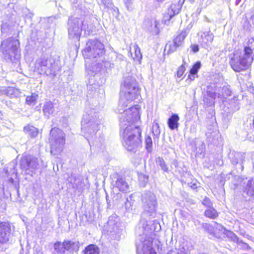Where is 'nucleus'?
Here are the masks:
<instances>
[{"instance_id": "nucleus-2", "label": "nucleus", "mask_w": 254, "mask_h": 254, "mask_svg": "<svg viewBox=\"0 0 254 254\" xmlns=\"http://www.w3.org/2000/svg\"><path fill=\"white\" fill-rule=\"evenodd\" d=\"M142 230V246H137V252L139 254H156L159 251L160 242L155 239L154 224L141 220L140 222Z\"/></svg>"}, {"instance_id": "nucleus-25", "label": "nucleus", "mask_w": 254, "mask_h": 254, "mask_svg": "<svg viewBox=\"0 0 254 254\" xmlns=\"http://www.w3.org/2000/svg\"><path fill=\"white\" fill-rule=\"evenodd\" d=\"M179 119L180 118L177 114H173L169 118L168 125L171 129L174 130L178 128Z\"/></svg>"}, {"instance_id": "nucleus-5", "label": "nucleus", "mask_w": 254, "mask_h": 254, "mask_svg": "<svg viewBox=\"0 0 254 254\" xmlns=\"http://www.w3.org/2000/svg\"><path fill=\"white\" fill-rule=\"evenodd\" d=\"M254 60L253 50L250 47H245L243 52L240 54L234 53L230 60V64L232 68L236 72L247 70Z\"/></svg>"}, {"instance_id": "nucleus-59", "label": "nucleus", "mask_w": 254, "mask_h": 254, "mask_svg": "<svg viewBox=\"0 0 254 254\" xmlns=\"http://www.w3.org/2000/svg\"><path fill=\"white\" fill-rule=\"evenodd\" d=\"M169 17H170V18H169V19L167 20V21H168V23L169 22L170 20V18H171L172 17H171V16H170ZM164 23H165V24H168V23L167 22V20H165Z\"/></svg>"}, {"instance_id": "nucleus-16", "label": "nucleus", "mask_w": 254, "mask_h": 254, "mask_svg": "<svg viewBox=\"0 0 254 254\" xmlns=\"http://www.w3.org/2000/svg\"><path fill=\"white\" fill-rule=\"evenodd\" d=\"M66 180L72 185L74 189L81 191L84 187V184L83 182V178L81 176L75 175L72 174H67Z\"/></svg>"}, {"instance_id": "nucleus-58", "label": "nucleus", "mask_w": 254, "mask_h": 254, "mask_svg": "<svg viewBox=\"0 0 254 254\" xmlns=\"http://www.w3.org/2000/svg\"><path fill=\"white\" fill-rule=\"evenodd\" d=\"M154 23H155V27L156 28H158V25H159V23H158L157 21H154Z\"/></svg>"}, {"instance_id": "nucleus-9", "label": "nucleus", "mask_w": 254, "mask_h": 254, "mask_svg": "<svg viewBox=\"0 0 254 254\" xmlns=\"http://www.w3.org/2000/svg\"><path fill=\"white\" fill-rule=\"evenodd\" d=\"M0 49L5 57L12 62L17 61L20 58L19 42L13 37L3 40Z\"/></svg>"}, {"instance_id": "nucleus-15", "label": "nucleus", "mask_w": 254, "mask_h": 254, "mask_svg": "<svg viewBox=\"0 0 254 254\" xmlns=\"http://www.w3.org/2000/svg\"><path fill=\"white\" fill-rule=\"evenodd\" d=\"M229 158L234 166H238L236 168L237 172H240L243 171L244 169L243 163L244 161H245V153L232 151L230 152Z\"/></svg>"}, {"instance_id": "nucleus-29", "label": "nucleus", "mask_w": 254, "mask_h": 254, "mask_svg": "<svg viewBox=\"0 0 254 254\" xmlns=\"http://www.w3.org/2000/svg\"><path fill=\"white\" fill-rule=\"evenodd\" d=\"M204 215L206 217L210 219H214L218 217L219 213L213 207L207 208L205 212Z\"/></svg>"}, {"instance_id": "nucleus-44", "label": "nucleus", "mask_w": 254, "mask_h": 254, "mask_svg": "<svg viewBox=\"0 0 254 254\" xmlns=\"http://www.w3.org/2000/svg\"><path fill=\"white\" fill-rule=\"evenodd\" d=\"M202 203L203 205L207 207V208L212 207V202L208 197H205L203 200Z\"/></svg>"}, {"instance_id": "nucleus-57", "label": "nucleus", "mask_w": 254, "mask_h": 254, "mask_svg": "<svg viewBox=\"0 0 254 254\" xmlns=\"http://www.w3.org/2000/svg\"><path fill=\"white\" fill-rule=\"evenodd\" d=\"M241 1H242V0H236L235 5H239L241 3Z\"/></svg>"}, {"instance_id": "nucleus-4", "label": "nucleus", "mask_w": 254, "mask_h": 254, "mask_svg": "<svg viewBox=\"0 0 254 254\" xmlns=\"http://www.w3.org/2000/svg\"><path fill=\"white\" fill-rule=\"evenodd\" d=\"M101 120L99 119L98 114L91 110L84 115L82 121V131L85 133V138L90 143L89 139L95 135L96 132L101 126Z\"/></svg>"}, {"instance_id": "nucleus-55", "label": "nucleus", "mask_w": 254, "mask_h": 254, "mask_svg": "<svg viewBox=\"0 0 254 254\" xmlns=\"http://www.w3.org/2000/svg\"><path fill=\"white\" fill-rule=\"evenodd\" d=\"M244 247L247 249H250V247L246 243H243Z\"/></svg>"}, {"instance_id": "nucleus-46", "label": "nucleus", "mask_w": 254, "mask_h": 254, "mask_svg": "<svg viewBox=\"0 0 254 254\" xmlns=\"http://www.w3.org/2000/svg\"><path fill=\"white\" fill-rule=\"evenodd\" d=\"M190 48L191 49L192 51L194 53H196L199 51L198 46L196 44L191 45L190 46Z\"/></svg>"}, {"instance_id": "nucleus-36", "label": "nucleus", "mask_w": 254, "mask_h": 254, "mask_svg": "<svg viewBox=\"0 0 254 254\" xmlns=\"http://www.w3.org/2000/svg\"><path fill=\"white\" fill-rule=\"evenodd\" d=\"M125 208L127 212H130L132 210V205L133 203V201L131 199V196L130 195L129 197L126 198V200L125 202Z\"/></svg>"}, {"instance_id": "nucleus-13", "label": "nucleus", "mask_w": 254, "mask_h": 254, "mask_svg": "<svg viewBox=\"0 0 254 254\" xmlns=\"http://www.w3.org/2000/svg\"><path fill=\"white\" fill-rule=\"evenodd\" d=\"M231 91L227 86H224L222 87H220L218 91L212 92L210 90L207 92V95L210 98V100L208 103V106H211L214 104V100L217 97L220 98L221 101H223L224 99L227 97L230 96Z\"/></svg>"}, {"instance_id": "nucleus-47", "label": "nucleus", "mask_w": 254, "mask_h": 254, "mask_svg": "<svg viewBox=\"0 0 254 254\" xmlns=\"http://www.w3.org/2000/svg\"><path fill=\"white\" fill-rule=\"evenodd\" d=\"M196 77H197L196 74H192V73H190V74L188 75L187 80L189 79L190 80V81H193Z\"/></svg>"}, {"instance_id": "nucleus-51", "label": "nucleus", "mask_w": 254, "mask_h": 254, "mask_svg": "<svg viewBox=\"0 0 254 254\" xmlns=\"http://www.w3.org/2000/svg\"><path fill=\"white\" fill-rule=\"evenodd\" d=\"M125 4L126 5L127 7L128 8V6L131 3V1L132 0H124Z\"/></svg>"}, {"instance_id": "nucleus-60", "label": "nucleus", "mask_w": 254, "mask_h": 254, "mask_svg": "<svg viewBox=\"0 0 254 254\" xmlns=\"http://www.w3.org/2000/svg\"><path fill=\"white\" fill-rule=\"evenodd\" d=\"M92 79H90V80H89V83H90V85H93L94 84L92 82Z\"/></svg>"}, {"instance_id": "nucleus-48", "label": "nucleus", "mask_w": 254, "mask_h": 254, "mask_svg": "<svg viewBox=\"0 0 254 254\" xmlns=\"http://www.w3.org/2000/svg\"><path fill=\"white\" fill-rule=\"evenodd\" d=\"M7 27L6 23H3L1 25V30L2 33H6V29Z\"/></svg>"}, {"instance_id": "nucleus-42", "label": "nucleus", "mask_w": 254, "mask_h": 254, "mask_svg": "<svg viewBox=\"0 0 254 254\" xmlns=\"http://www.w3.org/2000/svg\"><path fill=\"white\" fill-rule=\"evenodd\" d=\"M183 64L179 67L178 70L177 71V76L179 78L182 76L185 71V67L184 65V64H186V62L184 58L183 60Z\"/></svg>"}, {"instance_id": "nucleus-64", "label": "nucleus", "mask_w": 254, "mask_h": 254, "mask_svg": "<svg viewBox=\"0 0 254 254\" xmlns=\"http://www.w3.org/2000/svg\"><path fill=\"white\" fill-rule=\"evenodd\" d=\"M238 108H236L234 110H237Z\"/></svg>"}, {"instance_id": "nucleus-1", "label": "nucleus", "mask_w": 254, "mask_h": 254, "mask_svg": "<svg viewBox=\"0 0 254 254\" xmlns=\"http://www.w3.org/2000/svg\"><path fill=\"white\" fill-rule=\"evenodd\" d=\"M139 106L129 107L120 114V134L123 145L128 151H135L141 142V130L133 125L139 120Z\"/></svg>"}, {"instance_id": "nucleus-12", "label": "nucleus", "mask_w": 254, "mask_h": 254, "mask_svg": "<svg viewBox=\"0 0 254 254\" xmlns=\"http://www.w3.org/2000/svg\"><path fill=\"white\" fill-rule=\"evenodd\" d=\"M39 165L38 159L31 155L23 156L20 161V168L24 171L26 174L31 176L32 173L38 168Z\"/></svg>"}, {"instance_id": "nucleus-22", "label": "nucleus", "mask_w": 254, "mask_h": 254, "mask_svg": "<svg viewBox=\"0 0 254 254\" xmlns=\"http://www.w3.org/2000/svg\"><path fill=\"white\" fill-rule=\"evenodd\" d=\"M214 36L210 31L204 32L201 35V44L203 47L207 48L212 43Z\"/></svg>"}, {"instance_id": "nucleus-37", "label": "nucleus", "mask_w": 254, "mask_h": 254, "mask_svg": "<svg viewBox=\"0 0 254 254\" xmlns=\"http://www.w3.org/2000/svg\"><path fill=\"white\" fill-rule=\"evenodd\" d=\"M38 95L32 93L31 95L28 96L26 98V103L29 105H34L36 103Z\"/></svg>"}, {"instance_id": "nucleus-62", "label": "nucleus", "mask_w": 254, "mask_h": 254, "mask_svg": "<svg viewBox=\"0 0 254 254\" xmlns=\"http://www.w3.org/2000/svg\"><path fill=\"white\" fill-rule=\"evenodd\" d=\"M93 78H97V76H96V75L94 76H93Z\"/></svg>"}, {"instance_id": "nucleus-26", "label": "nucleus", "mask_w": 254, "mask_h": 254, "mask_svg": "<svg viewBox=\"0 0 254 254\" xmlns=\"http://www.w3.org/2000/svg\"><path fill=\"white\" fill-rule=\"evenodd\" d=\"M2 92L4 94H5L9 98L17 97L20 94L19 89L12 87H7L3 89Z\"/></svg>"}, {"instance_id": "nucleus-18", "label": "nucleus", "mask_w": 254, "mask_h": 254, "mask_svg": "<svg viewBox=\"0 0 254 254\" xmlns=\"http://www.w3.org/2000/svg\"><path fill=\"white\" fill-rule=\"evenodd\" d=\"M103 67L105 69L111 68L114 67V64L109 61H105L104 58L102 57V58L99 59L97 62L91 65V70L94 72H97L103 68Z\"/></svg>"}, {"instance_id": "nucleus-27", "label": "nucleus", "mask_w": 254, "mask_h": 254, "mask_svg": "<svg viewBox=\"0 0 254 254\" xmlns=\"http://www.w3.org/2000/svg\"><path fill=\"white\" fill-rule=\"evenodd\" d=\"M238 178H239L238 176L234 175L232 172H231L229 174H226V175H225L224 174H221L220 176V178H219L220 185H221V186H224V185L225 184V182L227 180H229L231 179H232L233 180H236Z\"/></svg>"}, {"instance_id": "nucleus-20", "label": "nucleus", "mask_w": 254, "mask_h": 254, "mask_svg": "<svg viewBox=\"0 0 254 254\" xmlns=\"http://www.w3.org/2000/svg\"><path fill=\"white\" fill-rule=\"evenodd\" d=\"M107 226L108 231L111 233L119 234L120 233L118 219L115 216H111L109 218L107 222Z\"/></svg>"}, {"instance_id": "nucleus-32", "label": "nucleus", "mask_w": 254, "mask_h": 254, "mask_svg": "<svg viewBox=\"0 0 254 254\" xmlns=\"http://www.w3.org/2000/svg\"><path fill=\"white\" fill-rule=\"evenodd\" d=\"M64 246V242L63 243L57 241L54 244V249L55 251L59 254H64L65 250Z\"/></svg>"}, {"instance_id": "nucleus-38", "label": "nucleus", "mask_w": 254, "mask_h": 254, "mask_svg": "<svg viewBox=\"0 0 254 254\" xmlns=\"http://www.w3.org/2000/svg\"><path fill=\"white\" fill-rule=\"evenodd\" d=\"M156 163L163 171L164 172H168V168L163 158L160 157L157 158L156 159Z\"/></svg>"}, {"instance_id": "nucleus-41", "label": "nucleus", "mask_w": 254, "mask_h": 254, "mask_svg": "<svg viewBox=\"0 0 254 254\" xmlns=\"http://www.w3.org/2000/svg\"><path fill=\"white\" fill-rule=\"evenodd\" d=\"M133 48L134 50V54H135V58L139 60L142 58V55L140 52V50L139 48L138 47L137 45H134L133 46Z\"/></svg>"}, {"instance_id": "nucleus-8", "label": "nucleus", "mask_w": 254, "mask_h": 254, "mask_svg": "<svg viewBox=\"0 0 254 254\" xmlns=\"http://www.w3.org/2000/svg\"><path fill=\"white\" fill-rule=\"evenodd\" d=\"M56 69L55 60L49 55H42L34 64V71L41 75L54 76Z\"/></svg>"}, {"instance_id": "nucleus-56", "label": "nucleus", "mask_w": 254, "mask_h": 254, "mask_svg": "<svg viewBox=\"0 0 254 254\" xmlns=\"http://www.w3.org/2000/svg\"><path fill=\"white\" fill-rule=\"evenodd\" d=\"M252 158L253 160V170L254 171V152L252 154Z\"/></svg>"}, {"instance_id": "nucleus-7", "label": "nucleus", "mask_w": 254, "mask_h": 254, "mask_svg": "<svg viewBox=\"0 0 254 254\" xmlns=\"http://www.w3.org/2000/svg\"><path fill=\"white\" fill-rule=\"evenodd\" d=\"M104 45L97 40H90L82 50L84 58L87 60H91V65L97 62L99 59L102 58L105 55Z\"/></svg>"}, {"instance_id": "nucleus-34", "label": "nucleus", "mask_w": 254, "mask_h": 254, "mask_svg": "<svg viewBox=\"0 0 254 254\" xmlns=\"http://www.w3.org/2000/svg\"><path fill=\"white\" fill-rule=\"evenodd\" d=\"M182 8L176 4H172L169 9V16H175L178 14Z\"/></svg>"}, {"instance_id": "nucleus-30", "label": "nucleus", "mask_w": 254, "mask_h": 254, "mask_svg": "<svg viewBox=\"0 0 254 254\" xmlns=\"http://www.w3.org/2000/svg\"><path fill=\"white\" fill-rule=\"evenodd\" d=\"M24 130L32 137H36L38 134V129L31 126H27L24 127Z\"/></svg>"}, {"instance_id": "nucleus-21", "label": "nucleus", "mask_w": 254, "mask_h": 254, "mask_svg": "<svg viewBox=\"0 0 254 254\" xmlns=\"http://www.w3.org/2000/svg\"><path fill=\"white\" fill-rule=\"evenodd\" d=\"M192 27V22L187 26V28L182 31L181 33L178 35L174 39L173 41L176 43L178 46L182 47L184 44V41L188 34L189 30Z\"/></svg>"}, {"instance_id": "nucleus-54", "label": "nucleus", "mask_w": 254, "mask_h": 254, "mask_svg": "<svg viewBox=\"0 0 254 254\" xmlns=\"http://www.w3.org/2000/svg\"><path fill=\"white\" fill-rule=\"evenodd\" d=\"M190 187L193 189H195L197 188V184L195 183H193L192 185L190 186Z\"/></svg>"}, {"instance_id": "nucleus-63", "label": "nucleus", "mask_w": 254, "mask_h": 254, "mask_svg": "<svg viewBox=\"0 0 254 254\" xmlns=\"http://www.w3.org/2000/svg\"><path fill=\"white\" fill-rule=\"evenodd\" d=\"M106 200H107V201L108 202V198H107V196H106Z\"/></svg>"}, {"instance_id": "nucleus-49", "label": "nucleus", "mask_w": 254, "mask_h": 254, "mask_svg": "<svg viewBox=\"0 0 254 254\" xmlns=\"http://www.w3.org/2000/svg\"><path fill=\"white\" fill-rule=\"evenodd\" d=\"M185 1V0H179L178 4H177L179 6L182 7L183 5L184 4V2Z\"/></svg>"}, {"instance_id": "nucleus-50", "label": "nucleus", "mask_w": 254, "mask_h": 254, "mask_svg": "<svg viewBox=\"0 0 254 254\" xmlns=\"http://www.w3.org/2000/svg\"><path fill=\"white\" fill-rule=\"evenodd\" d=\"M200 151L201 153L203 152L205 150V144L203 142H201V145H200Z\"/></svg>"}, {"instance_id": "nucleus-23", "label": "nucleus", "mask_w": 254, "mask_h": 254, "mask_svg": "<svg viewBox=\"0 0 254 254\" xmlns=\"http://www.w3.org/2000/svg\"><path fill=\"white\" fill-rule=\"evenodd\" d=\"M42 110L44 116L49 118L56 112V107L52 101H48L44 103Z\"/></svg>"}, {"instance_id": "nucleus-61", "label": "nucleus", "mask_w": 254, "mask_h": 254, "mask_svg": "<svg viewBox=\"0 0 254 254\" xmlns=\"http://www.w3.org/2000/svg\"><path fill=\"white\" fill-rule=\"evenodd\" d=\"M157 1L159 2H163L164 0H157Z\"/></svg>"}, {"instance_id": "nucleus-11", "label": "nucleus", "mask_w": 254, "mask_h": 254, "mask_svg": "<svg viewBox=\"0 0 254 254\" xmlns=\"http://www.w3.org/2000/svg\"><path fill=\"white\" fill-rule=\"evenodd\" d=\"M142 207L145 212L153 216L156 213L157 201L155 194L151 192H147L142 195Z\"/></svg>"}, {"instance_id": "nucleus-39", "label": "nucleus", "mask_w": 254, "mask_h": 254, "mask_svg": "<svg viewBox=\"0 0 254 254\" xmlns=\"http://www.w3.org/2000/svg\"><path fill=\"white\" fill-rule=\"evenodd\" d=\"M152 133L153 134L158 136L160 133V130L159 129V126L157 123L154 122L152 126Z\"/></svg>"}, {"instance_id": "nucleus-28", "label": "nucleus", "mask_w": 254, "mask_h": 254, "mask_svg": "<svg viewBox=\"0 0 254 254\" xmlns=\"http://www.w3.org/2000/svg\"><path fill=\"white\" fill-rule=\"evenodd\" d=\"M188 247L187 246L182 245L179 248H175L170 250L167 254H188Z\"/></svg>"}, {"instance_id": "nucleus-33", "label": "nucleus", "mask_w": 254, "mask_h": 254, "mask_svg": "<svg viewBox=\"0 0 254 254\" xmlns=\"http://www.w3.org/2000/svg\"><path fill=\"white\" fill-rule=\"evenodd\" d=\"M179 47H180L178 46L176 43L173 41L172 42H169L166 45V48L168 50V54L174 53Z\"/></svg>"}, {"instance_id": "nucleus-52", "label": "nucleus", "mask_w": 254, "mask_h": 254, "mask_svg": "<svg viewBox=\"0 0 254 254\" xmlns=\"http://www.w3.org/2000/svg\"><path fill=\"white\" fill-rule=\"evenodd\" d=\"M142 178H143L144 179V182H146L148 180V177L145 175H141L140 176H139V179H141Z\"/></svg>"}, {"instance_id": "nucleus-45", "label": "nucleus", "mask_w": 254, "mask_h": 254, "mask_svg": "<svg viewBox=\"0 0 254 254\" xmlns=\"http://www.w3.org/2000/svg\"><path fill=\"white\" fill-rule=\"evenodd\" d=\"M101 3L104 6V10L113 5L112 0H101Z\"/></svg>"}, {"instance_id": "nucleus-53", "label": "nucleus", "mask_w": 254, "mask_h": 254, "mask_svg": "<svg viewBox=\"0 0 254 254\" xmlns=\"http://www.w3.org/2000/svg\"><path fill=\"white\" fill-rule=\"evenodd\" d=\"M124 57L122 55H118L117 57V60H123Z\"/></svg>"}, {"instance_id": "nucleus-19", "label": "nucleus", "mask_w": 254, "mask_h": 254, "mask_svg": "<svg viewBox=\"0 0 254 254\" xmlns=\"http://www.w3.org/2000/svg\"><path fill=\"white\" fill-rule=\"evenodd\" d=\"M243 192L248 196H254V180L253 179H244L241 182Z\"/></svg>"}, {"instance_id": "nucleus-31", "label": "nucleus", "mask_w": 254, "mask_h": 254, "mask_svg": "<svg viewBox=\"0 0 254 254\" xmlns=\"http://www.w3.org/2000/svg\"><path fill=\"white\" fill-rule=\"evenodd\" d=\"M84 254H99V250L95 245H89L85 249Z\"/></svg>"}, {"instance_id": "nucleus-35", "label": "nucleus", "mask_w": 254, "mask_h": 254, "mask_svg": "<svg viewBox=\"0 0 254 254\" xmlns=\"http://www.w3.org/2000/svg\"><path fill=\"white\" fill-rule=\"evenodd\" d=\"M103 14L117 16L119 14V10L117 7H115L112 5L111 6L108 7L106 11L105 10Z\"/></svg>"}, {"instance_id": "nucleus-14", "label": "nucleus", "mask_w": 254, "mask_h": 254, "mask_svg": "<svg viewBox=\"0 0 254 254\" xmlns=\"http://www.w3.org/2000/svg\"><path fill=\"white\" fill-rule=\"evenodd\" d=\"M111 184L114 190H118L125 192L129 191V186L125 179L117 175L113 176Z\"/></svg>"}, {"instance_id": "nucleus-40", "label": "nucleus", "mask_w": 254, "mask_h": 254, "mask_svg": "<svg viewBox=\"0 0 254 254\" xmlns=\"http://www.w3.org/2000/svg\"><path fill=\"white\" fill-rule=\"evenodd\" d=\"M200 67L201 64L199 62L195 63L192 66V68L190 69V72L192 73V74H197L198 69L200 68Z\"/></svg>"}, {"instance_id": "nucleus-10", "label": "nucleus", "mask_w": 254, "mask_h": 254, "mask_svg": "<svg viewBox=\"0 0 254 254\" xmlns=\"http://www.w3.org/2000/svg\"><path fill=\"white\" fill-rule=\"evenodd\" d=\"M49 141L51 154L55 156L60 155L65 144L64 133L59 128H52L50 131Z\"/></svg>"}, {"instance_id": "nucleus-43", "label": "nucleus", "mask_w": 254, "mask_h": 254, "mask_svg": "<svg viewBox=\"0 0 254 254\" xmlns=\"http://www.w3.org/2000/svg\"><path fill=\"white\" fill-rule=\"evenodd\" d=\"M146 148L149 151H150L152 145V140L150 136H147L145 139Z\"/></svg>"}, {"instance_id": "nucleus-6", "label": "nucleus", "mask_w": 254, "mask_h": 254, "mask_svg": "<svg viewBox=\"0 0 254 254\" xmlns=\"http://www.w3.org/2000/svg\"><path fill=\"white\" fill-rule=\"evenodd\" d=\"M82 18L70 17L68 21V32L69 38L75 41H79L81 32L84 30L89 34L94 28L92 24H87Z\"/></svg>"}, {"instance_id": "nucleus-3", "label": "nucleus", "mask_w": 254, "mask_h": 254, "mask_svg": "<svg viewBox=\"0 0 254 254\" xmlns=\"http://www.w3.org/2000/svg\"><path fill=\"white\" fill-rule=\"evenodd\" d=\"M122 92H124V95L121 96L118 108L119 113H123L124 110H127L129 107H131L132 106H129V107L126 109L128 104L137 98L139 95L137 83L134 77H126L122 87Z\"/></svg>"}, {"instance_id": "nucleus-17", "label": "nucleus", "mask_w": 254, "mask_h": 254, "mask_svg": "<svg viewBox=\"0 0 254 254\" xmlns=\"http://www.w3.org/2000/svg\"><path fill=\"white\" fill-rule=\"evenodd\" d=\"M11 234L10 224L6 222L0 223V243L4 244L9 240Z\"/></svg>"}, {"instance_id": "nucleus-24", "label": "nucleus", "mask_w": 254, "mask_h": 254, "mask_svg": "<svg viewBox=\"0 0 254 254\" xmlns=\"http://www.w3.org/2000/svg\"><path fill=\"white\" fill-rule=\"evenodd\" d=\"M64 247L65 252L66 251L69 252L77 251L79 249V243L70 240H64Z\"/></svg>"}]
</instances>
